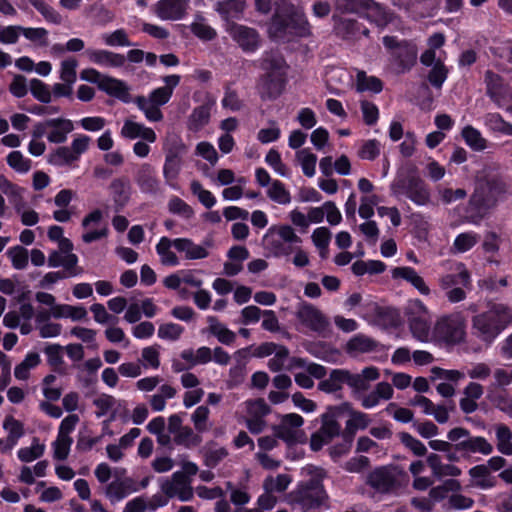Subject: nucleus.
I'll return each instance as SVG.
<instances>
[{
  "label": "nucleus",
  "instance_id": "f257e3e1",
  "mask_svg": "<svg viewBox=\"0 0 512 512\" xmlns=\"http://www.w3.org/2000/svg\"><path fill=\"white\" fill-rule=\"evenodd\" d=\"M506 194V185L492 168L485 166L475 176L474 191L469 200V208L474 210L467 221L479 225L488 210L502 201Z\"/></svg>",
  "mask_w": 512,
  "mask_h": 512
},
{
  "label": "nucleus",
  "instance_id": "f03ea898",
  "mask_svg": "<svg viewBox=\"0 0 512 512\" xmlns=\"http://www.w3.org/2000/svg\"><path fill=\"white\" fill-rule=\"evenodd\" d=\"M268 32L271 38L284 40L288 35L309 36L311 27L301 8L295 7L287 0H279L275 3V12Z\"/></svg>",
  "mask_w": 512,
  "mask_h": 512
},
{
  "label": "nucleus",
  "instance_id": "7ed1b4c3",
  "mask_svg": "<svg viewBox=\"0 0 512 512\" xmlns=\"http://www.w3.org/2000/svg\"><path fill=\"white\" fill-rule=\"evenodd\" d=\"M510 324H512L511 309L505 304L493 303L486 311L472 318V331L478 339L491 344Z\"/></svg>",
  "mask_w": 512,
  "mask_h": 512
},
{
  "label": "nucleus",
  "instance_id": "20e7f679",
  "mask_svg": "<svg viewBox=\"0 0 512 512\" xmlns=\"http://www.w3.org/2000/svg\"><path fill=\"white\" fill-rule=\"evenodd\" d=\"M304 470L311 479L297 485L288 495V503L307 512L321 506L327 495L322 485L323 470L314 466H307Z\"/></svg>",
  "mask_w": 512,
  "mask_h": 512
},
{
  "label": "nucleus",
  "instance_id": "39448f33",
  "mask_svg": "<svg viewBox=\"0 0 512 512\" xmlns=\"http://www.w3.org/2000/svg\"><path fill=\"white\" fill-rule=\"evenodd\" d=\"M302 242L295 230L287 224L270 226L262 238V245L269 256L288 258L293 254V247Z\"/></svg>",
  "mask_w": 512,
  "mask_h": 512
},
{
  "label": "nucleus",
  "instance_id": "423d86ee",
  "mask_svg": "<svg viewBox=\"0 0 512 512\" xmlns=\"http://www.w3.org/2000/svg\"><path fill=\"white\" fill-rule=\"evenodd\" d=\"M263 68L267 70L266 76L259 85V92L263 99L278 97L284 89L286 80L285 63L281 57H265Z\"/></svg>",
  "mask_w": 512,
  "mask_h": 512
},
{
  "label": "nucleus",
  "instance_id": "0eeeda50",
  "mask_svg": "<svg viewBox=\"0 0 512 512\" xmlns=\"http://www.w3.org/2000/svg\"><path fill=\"white\" fill-rule=\"evenodd\" d=\"M466 336V320L462 313L455 312L437 320L433 327L434 341L455 345Z\"/></svg>",
  "mask_w": 512,
  "mask_h": 512
},
{
  "label": "nucleus",
  "instance_id": "6e6552de",
  "mask_svg": "<svg viewBox=\"0 0 512 512\" xmlns=\"http://www.w3.org/2000/svg\"><path fill=\"white\" fill-rule=\"evenodd\" d=\"M390 190L395 197L405 196L418 206L427 205L430 201L426 183L416 176H398L391 183Z\"/></svg>",
  "mask_w": 512,
  "mask_h": 512
},
{
  "label": "nucleus",
  "instance_id": "1a4fd4ad",
  "mask_svg": "<svg viewBox=\"0 0 512 512\" xmlns=\"http://www.w3.org/2000/svg\"><path fill=\"white\" fill-rule=\"evenodd\" d=\"M383 44L390 52V61L396 73H405L413 67L417 59V47L414 43L385 36Z\"/></svg>",
  "mask_w": 512,
  "mask_h": 512
},
{
  "label": "nucleus",
  "instance_id": "9d476101",
  "mask_svg": "<svg viewBox=\"0 0 512 512\" xmlns=\"http://www.w3.org/2000/svg\"><path fill=\"white\" fill-rule=\"evenodd\" d=\"M159 486L167 498H176L182 502L190 501L194 495L192 480L183 473L174 472L170 477L161 478Z\"/></svg>",
  "mask_w": 512,
  "mask_h": 512
},
{
  "label": "nucleus",
  "instance_id": "9b49d317",
  "mask_svg": "<svg viewBox=\"0 0 512 512\" xmlns=\"http://www.w3.org/2000/svg\"><path fill=\"white\" fill-rule=\"evenodd\" d=\"M487 94L499 108L505 109L512 115V91L504 84L501 77L491 71L485 74Z\"/></svg>",
  "mask_w": 512,
  "mask_h": 512
},
{
  "label": "nucleus",
  "instance_id": "f8f14e48",
  "mask_svg": "<svg viewBox=\"0 0 512 512\" xmlns=\"http://www.w3.org/2000/svg\"><path fill=\"white\" fill-rule=\"evenodd\" d=\"M225 30L245 53H254L260 47V36L254 28L228 23Z\"/></svg>",
  "mask_w": 512,
  "mask_h": 512
},
{
  "label": "nucleus",
  "instance_id": "ddd939ff",
  "mask_svg": "<svg viewBox=\"0 0 512 512\" xmlns=\"http://www.w3.org/2000/svg\"><path fill=\"white\" fill-rule=\"evenodd\" d=\"M440 265L448 271L447 274L439 278L438 282L441 289L448 290L456 286L468 287L470 285V274L463 263L443 261Z\"/></svg>",
  "mask_w": 512,
  "mask_h": 512
},
{
  "label": "nucleus",
  "instance_id": "4468645a",
  "mask_svg": "<svg viewBox=\"0 0 512 512\" xmlns=\"http://www.w3.org/2000/svg\"><path fill=\"white\" fill-rule=\"evenodd\" d=\"M303 368V372H298L294 375L295 382L298 386L304 389H310L314 386L312 377L316 379H322L326 375V369L324 366L312 362H307L301 358H293L291 360V366Z\"/></svg>",
  "mask_w": 512,
  "mask_h": 512
},
{
  "label": "nucleus",
  "instance_id": "2eb2a0df",
  "mask_svg": "<svg viewBox=\"0 0 512 512\" xmlns=\"http://www.w3.org/2000/svg\"><path fill=\"white\" fill-rule=\"evenodd\" d=\"M348 408L349 402H343L339 405L328 407L326 412L322 414V425L318 432L320 436H323L324 441H331L334 437L339 435L341 426L338 419L343 416V409Z\"/></svg>",
  "mask_w": 512,
  "mask_h": 512
},
{
  "label": "nucleus",
  "instance_id": "dca6fc26",
  "mask_svg": "<svg viewBox=\"0 0 512 512\" xmlns=\"http://www.w3.org/2000/svg\"><path fill=\"white\" fill-rule=\"evenodd\" d=\"M103 212L99 209H95L88 213L82 220V227L84 233L82 234L83 242L89 244L94 241H98L102 238L107 237L108 227L102 223Z\"/></svg>",
  "mask_w": 512,
  "mask_h": 512
},
{
  "label": "nucleus",
  "instance_id": "f3484780",
  "mask_svg": "<svg viewBox=\"0 0 512 512\" xmlns=\"http://www.w3.org/2000/svg\"><path fill=\"white\" fill-rule=\"evenodd\" d=\"M380 377L378 368L369 366L359 373H351L346 370V384L351 388L354 397L362 395L370 387V382Z\"/></svg>",
  "mask_w": 512,
  "mask_h": 512
},
{
  "label": "nucleus",
  "instance_id": "a211bd4d",
  "mask_svg": "<svg viewBox=\"0 0 512 512\" xmlns=\"http://www.w3.org/2000/svg\"><path fill=\"white\" fill-rule=\"evenodd\" d=\"M189 0H159L153 7L155 15L163 21L182 19L188 9Z\"/></svg>",
  "mask_w": 512,
  "mask_h": 512
},
{
  "label": "nucleus",
  "instance_id": "6ab92c4d",
  "mask_svg": "<svg viewBox=\"0 0 512 512\" xmlns=\"http://www.w3.org/2000/svg\"><path fill=\"white\" fill-rule=\"evenodd\" d=\"M398 471L395 467L383 466L373 470L368 476V484L379 492H389L397 483Z\"/></svg>",
  "mask_w": 512,
  "mask_h": 512
},
{
  "label": "nucleus",
  "instance_id": "aec40b11",
  "mask_svg": "<svg viewBox=\"0 0 512 512\" xmlns=\"http://www.w3.org/2000/svg\"><path fill=\"white\" fill-rule=\"evenodd\" d=\"M304 424L302 416L296 413H289L282 416L280 423L273 427L276 437L285 442H293L296 440L301 426Z\"/></svg>",
  "mask_w": 512,
  "mask_h": 512
},
{
  "label": "nucleus",
  "instance_id": "412c9836",
  "mask_svg": "<svg viewBox=\"0 0 512 512\" xmlns=\"http://www.w3.org/2000/svg\"><path fill=\"white\" fill-rule=\"evenodd\" d=\"M2 427L7 433V437L0 439V452L6 453L11 451L24 436V425L13 416H6Z\"/></svg>",
  "mask_w": 512,
  "mask_h": 512
},
{
  "label": "nucleus",
  "instance_id": "4be33fe9",
  "mask_svg": "<svg viewBox=\"0 0 512 512\" xmlns=\"http://www.w3.org/2000/svg\"><path fill=\"white\" fill-rule=\"evenodd\" d=\"M85 55L90 62L105 68H120L124 66V55L105 49H87Z\"/></svg>",
  "mask_w": 512,
  "mask_h": 512
},
{
  "label": "nucleus",
  "instance_id": "5701e85b",
  "mask_svg": "<svg viewBox=\"0 0 512 512\" xmlns=\"http://www.w3.org/2000/svg\"><path fill=\"white\" fill-rule=\"evenodd\" d=\"M48 141L53 144H62L68 139V135L74 130L72 120L58 117L47 119Z\"/></svg>",
  "mask_w": 512,
  "mask_h": 512
},
{
  "label": "nucleus",
  "instance_id": "b1692460",
  "mask_svg": "<svg viewBox=\"0 0 512 512\" xmlns=\"http://www.w3.org/2000/svg\"><path fill=\"white\" fill-rule=\"evenodd\" d=\"M391 276L394 280L402 279L410 283L421 295L427 296L431 292L424 278L412 267H395L391 270Z\"/></svg>",
  "mask_w": 512,
  "mask_h": 512
},
{
  "label": "nucleus",
  "instance_id": "393cba45",
  "mask_svg": "<svg viewBox=\"0 0 512 512\" xmlns=\"http://www.w3.org/2000/svg\"><path fill=\"white\" fill-rule=\"evenodd\" d=\"M210 242H205L203 245L196 244L189 238H175V250L184 254L187 260H200L209 256L208 247Z\"/></svg>",
  "mask_w": 512,
  "mask_h": 512
},
{
  "label": "nucleus",
  "instance_id": "a878e982",
  "mask_svg": "<svg viewBox=\"0 0 512 512\" xmlns=\"http://www.w3.org/2000/svg\"><path fill=\"white\" fill-rule=\"evenodd\" d=\"M457 448L462 449L463 459L468 458L471 454L479 453L482 455H490L493 452V446L482 436H469L457 443Z\"/></svg>",
  "mask_w": 512,
  "mask_h": 512
},
{
  "label": "nucleus",
  "instance_id": "bb28decb",
  "mask_svg": "<svg viewBox=\"0 0 512 512\" xmlns=\"http://www.w3.org/2000/svg\"><path fill=\"white\" fill-rule=\"evenodd\" d=\"M298 317L310 329L317 332L324 331L328 325L324 315L312 305H303L299 309Z\"/></svg>",
  "mask_w": 512,
  "mask_h": 512
},
{
  "label": "nucleus",
  "instance_id": "cd10ccee",
  "mask_svg": "<svg viewBox=\"0 0 512 512\" xmlns=\"http://www.w3.org/2000/svg\"><path fill=\"white\" fill-rule=\"evenodd\" d=\"M344 415L349 417L345 425V434L350 438H352L358 430L367 428L371 422L368 414L354 410L350 403L348 409H343V416Z\"/></svg>",
  "mask_w": 512,
  "mask_h": 512
},
{
  "label": "nucleus",
  "instance_id": "c85d7f7f",
  "mask_svg": "<svg viewBox=\"0 0 512 512\" xmlns=\"http://www.w3.org/2000/svg\"><path fill=\"white\" fill-rule=\"evenodd\" d=\"M121 135L128 139L142 138L149 143H154L157 138L152 128L132 120H126L124 122Z\"/></svg>",
  "mask_w": 512,
  "mask_h": 512
},
{
  "label": "nucleus",
  "instance_id": "c756f323",
  "mask_svg": "<svg viewBox=\"0 0 512 512\" xmlns=\"http://www.w3.org/2000/svg\"><path fill=\"white\" fill-rule=\"evenodd\" d=\"M245 8L243 0H223L215 4V10L220 14L221 18L228 23L231 20L241 18Z\"/></svg>",
  "mask_w": 512,
  "mask_h": 512
},
{
  "label": "nucleus",
  "instance_id": "7c9ffc66",
  "mask_svg": "<svg viewBox=\"0 0 512 512\" xmlns=\"http://www.w3.org/2000/svg\"><path fill=\"white\" fill-rule=\"evenodd\" d=\"M346 384V369H333L327 378L321 380L318 389L327 394H337L341 392Z\"/></svg>",
  "mask_w": 512,
  "mask_h": 512
},
{
  "label": "nucleus",
  "instance_id": "2f4dec72",
  "mask_svg": "<svg viewBox=\"0 0 512 512\" xmlns=\"http://www.w3.org/2000/svg\"><path fill=\"white\" fill-rule=\"evenodd\" d=\"M156 252L160 258V262L165 266L175 267L180 264V260L172 248L175 249V239L166 236L160 238L156 245Z\"/></svg>",
  "mask_w": 512,
  "mask_h": 512
},
{
  "label": "nucleus",
  "instance_id": "473e14b6",
  "mask_svg": "<svg viewBox=\"0 0 512 512\" xmlns=\"http://www.w3.org/2000/svg\"><path fill=\"white\" fill-rule=\"evenodd\" d=\"M468 473L473 480V484L480 489H491L497 484V478L490 473L489 467L484 464L470 468Z\"/></svg>",
  "mask_w": 512,
  "mask_h": 512
},
{
  "label": "nucleus",
  "instance_id": "72a5a7b5",
  "mask_svg": "<svg viewBox=\"0 0 512 512\" xmlns=\"http://www.w3.org/2000/svg\"><path fill=\"white\" fill-rule=\"evenodd\" d=\"M409 326L413 336L421 342L434 341L431 330L430 315L425 317L409 318Z\"/></svg>",
  "mask_w": 512,
  "mask_h": 512
},
{
  "label": "nucleus",
  "instance_id": "f704fd0d",
  "mask_svg": "<svg viewBox=\"0 0 512 512\" xmlns=\"http://www.w3.org/2000/svg\"><path fill=\"white\" fill-rule=\"evenodd\" d=\"M98 88L124 102H128L130 99L128 87L121 80L105 75Z\"/></svg>",
  "mask_w": 512,
  "mask_h": 512
},
{
  "label": "nucleus",
  "instance_id": "c9c22d12",
  "mask_svg": "<svg viewBox=\"0 0 512 512\" xmlns=\"http://www.w3.org/2000/svg\"><path fill=\"white\" fill-rule=\"evenodd\" d=\"M208 331L224 345H231L236 340V333L221 323L216 317L208 316Z\"/></svg>",
  "mask_w": 512,
  "mask_h": 512
},
{
  "label": "nucleus",
  "instance_id": "e433bc0d",
  "mask_svg": "<svg viewBox=\"0 0 512 512\" xmlns=\"http://www.w3.org/2000/svg\"><path fill=\"white\" fill-rule=\"evenodd\" d=\"M376 342L370 337L357 334L353 336L346 344V351L352 356L363 353H369L375 350Z\"/></svg>",
  "mask_w": 512,
  "mask_h": 512
},
{
  "label": "nucleus",
  "instance_id": "4c0bfd02",
  "mask_svg": "<svg viewBox=\"0 0 512 512\" xmlns=\"http://www.w3.org/2000/svg\"><path fill=\"white\" fill-rule=\"evenodd\" d=\"M483 124L493 134L508 136L512 134V124L505 121L498 113H487L483 117Z\"/></svg>",
  "mask_w": 512,
  "mask_h": 512
},
{
  "label": "nucleus",
  "instance_id": "58836bf2",
  "mask_svg": "<svg viewBox=\"0 0 512 512\" xmlns=\"http://www.w3.org/2000/svg\"><path fill=\"white\" fill-rule=\"evenodd\" d=\"M136 182L144 193L155 194L159 189V181L155 177L149 165L145 164L141 167Z\"/></svg>",
  "mask_w": 512,
  "mask_h": 512
},
{
  "label": "nucleus",
  "instance_id": "ea45409f",
  "mask_svg": "<svg viewBox=\"0 0 512 512\" xmlns=\"http://www.w3.org/2000/svg\"><path fill=\"white\" fill-rule=\"evenodd\" d=\"M496 448L499 453L506 456L512 455V431L505 424L495 426Z\"/></svg>",
  "mask_w": 512,
  "mask_h": 512
},
{
  "label": "nucleus",
  "instance_id": "a19ab883",
  "mask_svg": "<svg viewBox=\"0 0 512 512\" xmlns=\"http://www.w3.org/2000/svg\"><path fill=\"white\" fill-rule=\"evenodd\" d=\"M246 416L245 419H263L270 413V407L264 399H251L241 404Z\"/></svg>",
  "mask_w": 512,
  "mask_h": 512
},
{
  "label": "nucleus",
  "instance_id": "79ce46f5",
  "mask_svg": "<svg viewBox=\"0 0 512 512\" xmlns=\"http://www.w3.org/2000/svg\"><path fill=\"white\" fill-rule=\"evenodd\" d=\"M383 89L382 81L376 76H369L364 71H357L356 90L358 92L380 93Z\"/></svg>",
  "mask_w": 512,
  "mask_h": 512
},
{
  "label": "nucleus",
  "instance_id": "37998d69",
  "mask_svg": "<svg viewBox=\"0 0 512 512\" xmlns=\"http://www.w3.org/2000/svg\"><path fill=\"white\" fill-rule=\"evenodd\" d=\"M461 134L466 145L472 150L479 152L487 148V140L482 136L481 132L473 126H465Z\"/></svg>",
  "mask_w": 512,
  "mask_h": 512
},
{
  "label": "nucleus",
  "instance_id": "c03bdc74",
  "mask_svg": "<svg viewBox=\"0 0 512 512\" xmlns=\"http://www.w3.org/2000/svg\"><path fill=\"white\" fill-rule=\"evenodd\" d=\"M269 199L279 205H289L291 203V194L285 185L279 180H273L266 190Z\"/></svg>",
  "mask_w": 512,
  "mask_h": 512
},
{
  "label": "nucleus",
  "instance_id": "a18cd8bd",
  "mask_svg": "<svg viewBox=\"0 0 512 512\" xmlns=\"http://www.w3.org/2000/svg\"><path fill=\"white\" fill-rule=\"evenodd\" d=\"M40 355L36 352H29L23 361L19 363L14 369V376L18 380H27L30 376L32 369L40 364Z\"/></svg>",
  "mask_w": 512,
  "mask_h": 512
},
{
  "label": "nucleus",
  "instance_id": "49530a36",
  "mask_svg": "<svg viewBox=\"0 0 512 512\" xmlns=\"http://www.w3.org/2000/svg\"><path fill=\"white\" fill-rule=\"evenodd\" d=\"M480 240V235L473 231L460 233L456 236L452 251L454 253H465L472 249Z\"/></svg>",
  "mask_w": 512,
  "mask_h": 512
},
{
  "label": "nucleus",
  "instance_id": "de8ad7c7",
  "mask_svg": "<svg viewBox=\"0 0 512 512\" xmlns=\"http://www.w3.org/2000/svg\"><path fill=\"white\" fill-rule=\"evenodd\" d=\"M44 452L45 445L40 443L37 438H34L30 446L21 447L17 451V457L23 463H30L41 458Z\"/></svg>",
  "mask_w": 512,
  "mask_h": 512
},
{
  "label": "nucleus",
  "instance_id": "09e8293b",
  "mask_svg": "<svg viewBox=\"0 0 512 512\" xmlns=\"http://www.w3.org/2000/svg\"><path fill=\"white\" fill-rule=\"evenodd\" d=\"M292 478L288 474H278L277 476H268L263 482V489L266 492L282 493L284 492L290 483Z\"/></svg>",
  "mask_w": 512,
  "mask_h": 512
},
{
  "label": "nucleus",
  "instance_id": "8fccbe9b",
  "mask_svg": "<svg viewBox=\"0 0 512 512\" xmlns=\"http://www.w3.org/2000/svg\"><path fill=\"white\" fill-rule=\"evenodd\" d=\"M296 160L300 164L305 176L313 177L316 173L317 156L309 149H301L296 152Z\"/></svg>",
  "mask_w": 512,
  "mask_h": 512
},
{
  "label": "nucleus",
  "instance_id": "3c124183",
  "mask_svg": "<svg viewBox=\"0 0 512 512\" xmlns=\"http://www.w3.org/2000/svg\"><path fill=\"white\" fill-rule=\"evenodd\" d=\"M48 161L54 166L62 167L71 165L78 160L74 156L69 146H60L52 153H50Z\"/></svg>",
  "mask_w": 512,
  "mask_h": 512
},
{
  "label": "nucleus",
  "instance_id": "603ef678",
  "mask_svg": "<svg viewBox=\"0 0 512 512\" xmlns=\"http://www.w3.org/2000/svg\"><path fill=\"white\" fill-rule=\"evenodd\" d=\"M7 257L10 259L11 264L16 270H24L29 263V253L26 248L20 245L10 247L6 251Z\"/></svg>",
  "mask_w": 512,
  "mask_h": 512
},
{
  "label": "nucleus",
  "instance_id": "864d4df0",
  "mask_svg": "<svg viewBox=\"0 0 512 512\" xmlns=\"http://www.w3.org/2000/svg\"><path fill=\"white\" fill-rule=\"evenodd\" d=\"M135 103L137 107L144 113L146 119L150 122H158L163 119V114L160 107L147 100L145 96H139L136 98Z\"/></svg>",
  "mask_w": 512,
  "mask_h": 512
},
{
  "label": "nucleus",
  "instance_id": "5fc2aeb1",
  "mask_svg": "<svg viewBox=\"0 0 512 512\" xmlns=\"http://www.w3.org/2000/svg\"><path fill=\"white\" fill-rule=\"evenodd\" d=\"M29 3L44 17V19L52 24L59 25L63 18L58 11L46 3L45 0H28Z\"/></svg>",
  "mask_w": 512,
  "mask_h": 512
},
{
  "label": "nucleus",
  "instance_id": "6e6d98bb",
  "mask_svg": "<svg viewBox=\"0 0 512 512\" xmlns=\"http://www.w3.org/2000/svg\"><path fill=\"white\" fill-rule=\"evenodd\" d=\"M180 172V161L174 155H168L163 166V176L166 183L176 189V180Z\"/></svg>",
  "mask_w": 512,
  "mask_h": 512
},
{
  "label": "nucleus",
  "instance_id": "4d7b16f0",
  "mask_svg": "<svg viewBox=\"0 0 512 512\" xmlns=\"http://www.w3.org/2000/svg\"><path fill=\"white\" fill-rule=\"evenodd\" d=\"M364 14L377 26H385L390 21V15L387 10L373 0L368 4Z\"/></svg>",
  "mask_w": 512,
  "mask_h": 512
},
{
  "label": "nucleus",
  "instance_id": "13d9d810",
  "mask_svg": "<svg viewBox=\"0 0 512 512\" xmlns=\"http://www.w3.org/2000/svg\"><path fill=\"white\" fill-rule=\"evenodd\" d=\"M78 61L74 57H68L60 62L59 78L63 82L75 84L77 81Z\"/></svg>",
  "mask_w": 512,
  "mask_h": 512
},
{
  "label": "nucleus",
  "instance_id": "bf43d9fd",
  "mask_svg": "<svg viewBox=\"0 0 512 512\" xmlns=\"http://www.w3.org/2000/svg\"><path fill=\"white\" fill-rule=\"evenodd\" d=\"M311 239L315 247L319 250L320 257L325 258L331 240L330 230L327 227H318L313 231Z\"/></svg>",
  "mask_w": 512,
  "mask_h": 512
},
{
  "label": "nucleus",
  "instance_id": "052dcab7",
  "mask_svg": "<svg viewBox=\"0 0 512 512\" xmlns=\"http://www.w3.org/2000/svg\"><path fill=\"white\" fill-rule=\"evenodd\" d=\"M349 79V74L341 69V68H331L327 72L326 84L330 93L339 95L340 88L338 87L341 84H344Z\"/></svg>",
  "mask_w": 512,
  "mask_h": 512
},
{
  "label": "nucleus",
  "instance_id": "680f3d73",
  "mask_svg": "<svg viewBox=\"0 0 512 512\" xmlns=\"http://www.w3.org/2000/svg\"><path fill=\"white\" fill-rule=\"evenodd\" d=\"M190 190L192 194L198 198L199 202L207 209L212 208L217 202L213 193L206 190L197 180L191 181Z\"/></svg>",
  "mask_w": 512,
  "mask_h": 512
},
{
  "label": "nucleus",
  "instance_id": "e2e57ef3",
  "mask_svg": "<svg viewBox=\"0 0 512 512\" xmlns=\"http://www.w3.org/2000/svg\"><path fill=\"white\" fill-rule=\"evenodd\" d=\"M210 120V108L206 105L195 108L189 117L188 125L191 130L198 131Z\"/></svg>",
  "mask_w": 512,
  "mask_h": 512
},
{
  "label": "nucleus",
  "instance_id": "0e129e2a",
  "mask_svg": "<svg viewBox=\"0 0 512 512\" xmlns=\"http://www.w3.org/2000/svg\"><path fill=\"white\" fill-rule=\"evenodd\" d=\"M190 28L192 33L201 40L210 41L216 37V31L201 16L195 18Z\"/></svg>",
  "mask_w": 512,
  "mask_h": 512
},
{
  "label": "nucleus",
  "instance_id": "69168bd1",
  "mask_svg": "<svg viewBox=\"0 0 512 512\" xmlns=\"http://www.w3.org/2000/svg\"><path fill=\"white\" fill-rule=\"evenodd\" d=\"M29 89L34 98L42 103H50L52 101V91L46 83L33 78L30 80Z\"/></svg>",
  "mask_w": 512,
  "mask_h": 512
},
{
  "label": "nucleus",
  "instance_id": "338daca9",
  "mask_svg": "<svg viewBox=\"0 0 512 512\" xmlns=\"http://www.w3.org/2000/svg\"><path fill=\"white\" fill-rule=\"evenodd\" d=\"M93 404L97 408L96 416L100 418L113 411L120 402L111 395L101 394L93 400Z\"/></svg>",
  "mask_w": 512,
  "mask_h": 512
},
{
  "label": "nucleus",
  "instance_id": "774afa93",
  "mask_svg": "<svg viewBox=\"0 0 512 512\" xmlns=\"http://www.w3.org/2000/svg\"><path fill=\"white\" fill-rule=\"evenodd\" d=\"M141 361L145 369L156 370L160 367V346L152 345L142 349Z\"/></svg>",
  "mask_w": 512,
  "mask_h": 512
}]
</instances>
